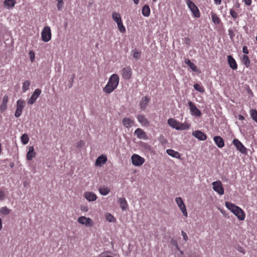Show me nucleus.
Here are the masks:
<instances>
[{
  "label": "nucleus",
  "instance_id": "nucleus-27",
  "mask_svg": "<svg viewBox=\"0 0 257 257\" xmlns=\"http://www.w3.org/2000/svg\"><path fill=\"white\" fill-rule=\"evenodd\" d=\"M184 62L186 64H187L190 69L192 70V71L194 72H197L198 71L197 67L195 64L192 63L190 59H185L184 60Z\"/></svg>",
  "mask_w": 257,
  "mask_h": 257
},
{
  "label": "nucleus",
  "instance_id": "nucleus-24",
  "mask_svg": "<svg viewBox=\"0 0 257 257\" xmlns=\"http://www.w3.org/2000/svg\"><path fill=\"white\" fill-rule=\"evenodd\" d=\"M149 101L150 98L148 96L143 97L140 103V108L144 110L147 106Z\"/></svg>",
  "mask_w": 257,
  "mask_h": 257
},
{
  "label": "nucleus",
  "instance_id": "nucleus-41",
  "mask_svg": "<svg viewBox=\"0 0 257 257\" xmlns=\"http://www.w3.org/2000/svg\"><path fill=\"white\" fill-rule=\"evenodd\" d=\"M21 141L22 143L24 145H26L28 143L29 141V138L27 134H23L21 138Z\"/></svg>",
  "mask_w": 257,
  "mask_h": 257
},
{
  "label": "nucleus",
  "instance_id": "nucleus-48",
  "mask_svg": "<svg viewBox=\"0 0 257 257\" xmlns=\"http://www.w3.org/2000/svg\"><path fill=\"white\" fill-rule=\"evenodd\" d=\"M181 234H182V235L183 236L184 240L186 241L188 240V236H187L186 233L185 232H184V231H182Z\"/></svg>",
  "mask_w": 257,
  "mask_h": 257
},
{
  "label": "nucleus",
  "instance_id": "nucleus-40",
  "mask_svg": "<svg viewBox=\"0 0 257 257\" xmlns=\"http://www.w3.org/2000/svg\"><path fill=\"white\" fill-rule=\"evenodd\" d=\"M250 114L253 120L257 123V110L254 109H251L250 111Z\"/></svg>",
  "mask_w": 257,
  "mask_h": 257
},
{
  "label": "nucleus",
  "instance_id": "nucleus-38",
  "mask_svg": "<svg viewBox=\"0 0 257 257\" xmlns=\"http://www.w3.org/2000/svg\"><path fill=\"white\" fill-rule=\"evenodd\" d=\"M105 219L107 221L110 222H115V218L110 213H107L105 214Z\"/></svg>",
  "mask_w": 257,
  "mask_h": 257
},
{
  "label": "nucleus",
  "instance_id": "nucleus-17",
  "mask_svg": "<svg viewBox=\"0 0 257 257\" xmlns=\"http://www.w3.org/2000/svg\"><path fill=\"white\" fill-rule=\"evenodd\" d=\"M16 4V0H5L3 3L4 7L8 9H12Z\"/></svg>",
  "mask_w": 257,
  "mask_h": 257
},
{
  "label": "nucleus",
  "instance_id": "nucleus-28",
  "mask_svg": "<svg viewBox=\"0 0 257 257\" xmlns=\"http://www.w3.org/2000/svg\"><path fill=\"white\" fill-rule=\"evenodd\" d=\"M99 192L102 195H106L110 192V189L105 186H101L99 188Z\"/></svg>",
  "mask_w": 257,
  "mask_h": 257
},
{
  "label": "nucleus",
  "instance_id": "nucleus-13",
  "mask_svg": "<svg viewBox=\"0 0 257 257\" xmlns=\"http://www.w3.org/2000/svg\"><path fill=\"white\" fill-rule=\"evenodd\" d=\"M41 93V90L38 88L35 90L31 97L28 101V103L30 104H33L37 100L38 97Z\"/></svg>",
  "mask_w": 257,
  "mask_h": 257
},
{
  "label": "nucleus",
  "instance_id": "nucleus-56",
  "mask_svg": "<svg viewBox=\"0 0 257 257\" xmlns=\"http://www.w3.org/2000/svg\"><path fill=\"white\" fill-rule=\"evenodd\" d=\"M238 251H239L240 252L243 253V254L245 253V251L244 250V249L241 248V247H240V248L238 249Z\"/></svg>",
  "mask_w": 257,
  "mask_h": 257
},
{
  "label": "nucleus",
  "instance_id": "nucleus-53",
  "mask_svg": "<svg viewBox=\"0 0 257 257\" xmlns=\"http://www.w3.org/2000/svg\"><path fill=\"white\" fill-rule=\"evenodd\" d=\"M190 39L189 37H186L185 38V43L188 44V45H189L190 44Z\"/></svg>",
  "mask_w": 257,
  "mask_h": 257
},
{
  "label": "nucleus",
  "instance_id": "nucleus-23",
  "mask_svg": "<svg viewBox=\"0 0 257 257\" xmlns=\"http://www.w3.org/2000/svg\"><path fill=\"white\" fill-rule=\"evenodd\" d=\"M215 144L219 148H222L224 146V142L223 139L220 136H215L213 138Z\"/></svg>",
  "mask_w": 257,
  "mask_h": 257
},
{
  "label": "nucleus",
  "instance_id": "nucleus-10",
  "mask_svg": "<svg viewBox=\"0 0 257 257\" xmlns=\"http://www.w3.org/2000/svg\"><path fill=\"white\" fill-rule=\"evenodd\" d=\"M132 164L135 166H140L145 162V159L139 155L134 154L132 156Z\"/></svg>",
  "mask_w": 257,
  "mask_h": 257
},
{
  "label": "nucleus",
  "instance_id": "nucleus-62",
  "mask_svg": "<svg viewBox=\"0 0 257 257\" xmlns=\"http://www.w3.org/2000/svg\"><path fill=\"white\" fill-rule=\"evenodd\" d=\"M153 1L154 2H156L157 1V0H153Z\"/></svg>",
  "mask_w": 257,
  "mask_h": 257
},
{
  "label": "nucleus",
  "instance_id": "nucleus-16",
  "mask_svg": "<svg viewBox=\"0 0 257 257\" xmlns=\"http://www.w3.org/2000/svg\"><path fill=\"white\" fill-rule=\"evenodd\" d=\"M192 135L200 141H205L207 139L206 135L200 131H195L192 133Z\"/></svg>",
  "mask_w": 257,
  "mask_h": 257
},
{
  "label": "nucleus",
  "instance_id": "nucleus-47",
  "mask_svg": "<svg viewBox=\"0 0 257 257\" xmlns=\"http://www.w3.org/2000/svg\"><path fill=\"white\" fill-rule=\"evenodd\" d=\"M80 209L83 212H87L89 210L88 206L86 205L81 206Z\"/></svg>",
  "mask_w": 257,
  "mask_h": 257
},
{
  "label": "nucleus",
  "instance_id": "nucleus-29",
  "mask_svg": "<svg viewBox=\"0 0 257 257\" xmlns=\"http://www.w3.org/2000/svg\"><path fill=\"white\" fill-rule=\"evenodd\" d=\"M112 18L113 20L117 24L122 21L120 15L116 12H113L112 13Z\"/></svg>",
  "mask_w": 257,
  "mask_h": 257
},
{
  "label": "nucleus",
  "instance_id": "nucleus-44",
  "mask_svg": "<svg viewBox=\"0 0 257 257\" xmlns=\"http://www.w3.org/2000/svg\"><path fill=\"white\" fill-rule=\"evenodd\" d=\"M29 55L31 61L33 62L35 58V54L33 51H30L29 53Z\"/></svg>",
  "mask_w": 257,
  "mask_h": 257
},
{
  "label": "nucleus",
  "instance_id": "nucleus-64",
  "mask_svg": "<svg viewBox=\"0 0 257 257\" xmlns=\"http://www.w3.org/2000/svg\"><path fill=\"white\" fill-rule=\"evenodd\" d=\"M106 257H112L111 256H107Z\"/></svg>",
  "mask_w": 257,
  "mask_h": 257
},
{
  "label": "nucleus",
  "instance_id": "nucleus-8",
  "mask_svg": "<svg viewBox=\"0 0 257 257\" xmlns=\"http://www.w3.org/2000/svg\"><path fill=\"white\" fill-rule=\"evenodd\" d=\"M25 106V102L22 100L19 99L17 102V109L15 113V116L19 117L22 113L23 109Z\"/></svg>",
  "mask_w": 257,
  "mask_h": 257
},
{
  "label": "nucleus",
  "instance_id": "nucleus-59",
  "mask_svg": "<svg viewBox=\"0 0 257 257\" xmlns=\"http://www.w3.org/2000/svg\"><path fill=\"white\" fill-rule=\"evenodd\" d=\"M240 7V5L239 3L236 4V7L239 8Z\"/></svg>",
  "mask_w": 257,
  "mask_h": 257
},
{
  "label": "nucleus",
  "instance_id": "nucleus-63",
  "mask_svg": "<svg viewBox=\"0 0 257 257\" xmlns=\"http://www.w3.org/2000/svg\"><path fill=\"white\" fill-rule=\"evenodd\" d=\"M162 137L163 139H164V137L163 136H160V138Z\"/></svg>",
  "mask_w": 257,
  "mask_h": 257
},
{
  "label": "nucleus",
  "instance_id": "nucleus-42",
  "mask_svg": "<svg viewBox=\"0 0 257 257\" xmlns=\"http://www.w3.org/2000/svg\"><path fill=\"white\" fill-rule=\"evenodd\" d=\"M194 88L195 90L200 92H203L205 91L204 87L198 83H195L194 85Z\"/></svg>",
  "mask_w": 257,
  "mask_h": 257
},
{
  "label": "nucleus",
  "instance_id": "nucleus-54",
  "mask_svg": "<svg viewBox=\"0 0 257 257\" xmlns=\"http://www.w3.org/2000/svg\"><path fill=\"white\" fill-rule=\"evenodd\" d=\"M214 3L217 5H219L221 3V0H214Z\"/></svg>",
  "mask_w": 257,
  "mask_h": 257
},
{
  "label": "nucleus",
  "instance_id": "nucleus-5",
  "mask_svg": "<svg viewBox=\"0 0 257 257\" xmlns=\"http://www.w3.org/2000/svg\"><path fill=\"white\" fill-rule=\"evenodd\" d=\"M51 37L50 27L49 26L44 27L41 33L42 40L45 42H48L51 40Z\"/></svg>",
  "mask_w": 257,
  "mask_h": 257
},
{
  "label": "nucleus",
  "instance_id": "nucleus-58",
  "mask_svg": "<svg viewBox=\"0 0 257 257\" xmlns=\"http://www.w3.org/2000/svg\"><path fill=\"white\" fill-rule=\"evenodd\" d=\"M2 229V219L0 218V230Z\"/></svg>",
  "mask_w": 257,
  "mask_h": 257
},
{
  "label": "nucleus",
  "instance_id": "nucleus-32",
  "mask_svg": "<svg viewBox=\"0 0 257 257\" xmlns=\"http://www.w3.org/2000/svg\"><path fill=\"white\" fill-rule=\"evenodd\" d=\"M142 13L144 17H148L150 15V9L148 5H145L143 8Z\"/></svg>",
  "mask_w": 257,
  "mask_h": 257
},
{
  "label": "nucleus",
  "instance_id": "nucleus-45",
  "mask_svg": "<svg viewBox=\"0 0 257 257\" xmlns=\"http://www.w3.org/2000/svg\"><path fill=\"white\" fill-rule=\"evenodd\" d=\"M57 1L58 2L57 8L59 10H60L64 5L63 0H57Z\"/></svg>",
  "mask_w": 257,
  "mask_h": 257
},
{
  "label": "nucleus",
  "instance_id": "nucleus-50",
  "mask_svg": "<svg viewBox=\"0 0 257 257\" xmlns=\"http://www.w3.org/2000/svg\"><path fill=\"white\" fill-rule=\"evenodd\" d=\"M5 197V194L4 191L0 190V200H3L4 199Z\"/></svg>",
  "mask_w": 257,
  "mask_h": 257
},
{
  "label": "nucleus",
  "instance_id": "nucleus-11",
  "mask_svg": "<svg viewBox=\"0 0 257 257\" xmlns=\"http://www.w3.org/2000/svg\"><path fill=\"white\" fill-rule=\"evenodd\" d=\"M233 144L235 146L236 149L243 154H246L247 153L246 148L237 139H234L232 141Z\"/></svg>",
  "mask_w": 257,
  "mask_h": 257
},
{
  "label": "nucleus",
  "instance_id": "nucleus-20",
  "mask_svg": "<svg viewBox=\"0 0 257 257\" xmlns=\"http://www.w3.org/2000/svg\"><path fill=\"white\" fill-rule=\"evenodd\" d=\"M107 161V157L106 156L102 155L99 156L96 159L95 165L96 166H100L105 164Z\"/></svg>",
  "mask_w": 257,
  "mask_h": 257
},
{
  "label": "nucleus",
  "instance_id": "nucleus-36",
  "mask_svg": "<svg viewBox=\"0 0 257 257\" xmlns=\"http://www.w3.org/2000/svg\"><path fill=\"white\" fill-rule=\"evenodd\" d=\"M11 210L7 206L3 207L0 209V214L4 215H7L10 214Z\"/></svg>",
  "mask_w": 257,
  "mask_h": 257
},
{
  "label": "nucleus",
  "instance_id": "nucleus-26",
  "mask_svg": "<svg viewBox=\"0 0 257 257\" xmlns=\"http://www.w3.org/2000/svg\"><path fill=\"white\" fill-rule=\"evenodd\" d=\"M166 152L169 155L172 156V157L177 159H181L180 154L177 151H175L172 149H168L167 150Z\"/></svg>",
  "mask_w": 257,
  "mask_h": 257
},
{
  "label": "nucleus",
  "instance_id": "nucleus-55",
  "mask_svg": "<svg viewBox=\"0 0 257 257\" xmlns=\"http://www.w3.org/2000/svg\"><path fill=\"white\" fill-rule=\"evenodd\" d=\"M238 119L240 120H242L244 119V117L243 116H242V115H239Z\"/></svg>",
  "mask_w": 257,
  "mask_h": 257
},
{
  "label": "nucleus",
  "instance_id": "nucleus-49",
  "mask_svg": "<svg viewBox=\"0 0 257 257\" xmlns=\"http://www.w3.org/2000/svg\"><path fill=\"white\" fill-rule=\"evenodd\" d=\"M242 52L243 53L245 54H248L249 51L248 50L247 47L246 46H244L242 48Z\"/></svg>",
  "mask_w": 257,
  "mask_h": 257
},
{
  "label": "nucleus",
  "instance_id": "nucleus-31",
  "mask_svg": "<svg viewBox=\"0 0 257 257\" xmlns=\"http://www.w3.org/2000/svg\"><path fill=\"white\" fill-rule=\"evenodd\" d=\"M137 119L139 122L143 125H148L149 123L147 119L143 115H138L137 116Z\"/></svg>",
  "mask_w": 257,
  "mask_h": 257
},
{
  "label": "nucleus",
  "instance_id": "nucleus-30",
  "mask_svg": "<svg viewBox=\"0 0 257 257\" xmlns=\"http://www.w3.org/2000/svg\"><path fill=\"white\" fill-rule=\"evenodd\" d=\"M118 201L120 204V207L123 210H125L127 208L128 204L124 198H120Z\"/></svg>",
  "mask_w": 257,
  "mask_h": 257
},
{
  "label": "nucleus",
  "instance_id": "nucleus-46",
  "mask_svg": "<svg viewBox=\"0 0 257 257\" xmlns=\"http://www.w3.org/2000/svg\"><path fill=\"white\" fill-rule=\"evenodd\" d=\"M230 14L231 17L234 19H236L238 16L237 13L233 9L230 10Z\"/></svg>",
  "mask_w": 257,
  "mask_h": 257
},
{
  "label": "nucleus",
  "instance_id": "nucleus-19",
  "mask_svg": "<svg viewBox=\"0 0 257 257\" xmlns=\"http://www.w3.org/2000/svg\"><path fill=\"white\" fill-rule=\"evenodd\" d=\"M135 135L140 139H146V133L141 128H138L135 131Z\"/></svg>",
  "mask_w": 257,
  "mask_h": 257
},
{
  "label": "nucleus",
  "instance_id": "nucleus-1",
  "mask_svg": "<svg viewBox=\"0 0 257 257\" xmlns=\"http://www.w3.org/2000/svg\"><path fill=\"white\" fill-rule=\"evenodd\" d=\"M119 78L117 74H112L108 79L106 85L103 87V91L106 94L112 92L118 86Z\"/></svg>",
  "mask_w": 257,
  "mask_h": 257
},
{
  "label": "nucleus",
  "instance_id": "nucleus-12",
  "mask_svg": "<svg viewBox=\"0 0 257 257\" xmlns=\"http://www.w3.org/2000/svg\"><path fill=\"white\" fill-rule=\"evenodd\" d=\"M121 75L123 79L128 80L132 76V69L130 66H127L122 68L121 70Z\"/></svg>",
  "mask_w": 257,
  "mask_h": 257
},
{
  "label": "nucleus",
  "instance_id": "nucleus-6",
  "mask_svg": "<svg viewBox=\"0 0 257 257\" xmlns=\"http://www.w3.org/2000/svg\"><path fill=\"white\" fill-rule=\"evenodd\" d=\"M212 188L214 191L218 194L222 195L224 193V190L222 184L220 181H216L212 183Z\"/></svg>",
  "mask_w": 257,
  "mask_h": 257
},
{
  "label": "nucleus",
  "instance_id": "nucleus-57",
  "mask_svg": "<svg viewBox=\"0 0 257 257\" xmlns=\"http://www.w3.org/2000/svg\"><path fill=\"white\" fill-rule=\"evenodd\" d=\"M134 3L136 4V5H138L139 4V1L140 0H133Z\"/></svg>",
  "mask_w": 257,
  "mask_h": 257
},
{
  "label": "nucleus",
  "instance_id": "nucleus-15",
  "mask_svg": "<svg viewBox=\"0 0 257 257\" xmlns=\"http://www.w3.org/2000/svg\"><path fill=\"white\" fill-rule=\"evenodd\" d=\"M122 125L127 128H131L135 124V121L130 118L124 117L122 120Z\"/></svg>",
  "mask_w": 257,
  "mask_h": 257
},
{
  "label": "nucleus",
  "instance_id": "nucleus-18",
  "mask_svg": "<svg viewBox=\"0 0 257 257\" xmlns=\"http://www.w3.org/2000/svg\"><path fill=\"white\" fill-rule=\"evenodd\" d=\"M227 61L230 67L233 70L237 68V65L235 59L231 55L227 56Z\"/></svg>",
  "mask_w": 257,
  "mask_h": 257
},
{
  "label": "nucleus",
  "instance_id": "nucleus-60",
  "mask_svg": "<svg viewBox=\"0 0 257 257\" xmlns=\"http://www.w3.org/2000/svg\"><path fill=\"white\" fill-rule=\"evenodd\" d=\"M167 142V140H165V139H164L163 142H162V143L163 144H165V143H166Z\"/></svg>",
  "mask_w": 257,
  "mask_h": 257
},
{
  "label": "nucleus",
  "instance_id": "nucleus-37",
  "mask_svg": "<svg viewBox=\"0 0 257 257\" xmlns=\"http://www.w3.org/2000/svg\"><path fill=\"white\" fill-rule=\"evenodd\" d=\"M116 24L117 28L120 33H124L126 32L125 28L123 26L122 21L117 23Z\"/></svg>",
  "mask_w": 257,
  "mask_h": 257
},
{
  "label": "nucleus",
  "instance_id": "nucleus-3",
  "mask_svg": "<svg viewBox=\"0 0 257 257\" xmlns=\"http://www.w3.org/2000/svg\"><path fill=\"white\" fill-rule=\"evenodd\" d=\"M186 3L195 18L200 17V11L197 7L191 0H186Z\"/></svg>",
  "mask_w": 257,
  "mask_h": 257
},
{
  "label": "nucleus",
  "instance_id": "nucleus-22",
  "mask_svg": "<svg viewBox=\"0 0 257 257\" xmlns=\"http://www.w3.org/2000/svg\"><path fill=\"white\" fill-rule=\"evenodd\" d=\"M36 153L34 150L33 146H30L29 148V150L27 154V159L29 161H31L36 156Z\"/></svg>",
  "mask_w": 257,
  "mask_h": 257
},
{
  "label": "nucleus",
  "instance_id": "nucleus-7",
  "mask_svg": "<svg viewBox=\"0 0 257 257\" xmlns=\"http://www.w3.org/2000/svg\"><path fill=\"white\" fill-rule=\"evenodd\" d=\"M175 201L177 204L179 208L182 211L183 215L187 217L188 216V213L187 211L186 206L184 203V201L181 197H176L175 199Z\"/></svg>",
  "mask_w": 257,
  "mask_h": 257
},
{
  "label": "nucleus",
  "instance_id": "nucleus-4",
  "mask_svg": "<svg viewBox=\"0 0 257 257\" xmlns=\"http://www.w3.org/2000/svg\"><path fill=\"white\" fill-rule=\"evenodd\" d=\"M77 221L79 224L87 227H91L94 225V222L90 218L84 216L79 217Z\"/></svg>",
  "mask_w": 257,
  "mask_h": 257
},
{
  "label": "nucleus",
  "instance_id": "nucleus-52",
  "mask_svg": "<svg viewBox=\"0 0 257 257\" xmlns=\"http://www.w3.org/2000/svg\"><path fill=\"white\" fill-rule=\"evenodd\" d=\"M84 145V143L83 141H80L77 144V147H80Z\"/></svg>",
  "mask_w": 257,
  "mask_h": 257
},
{
  "label": "nucleus",
  "instance_id": "nucleus-25",
  "mask_svg": "<svg viewBox=\"0 0 257 257\" xmlns=\"http://www.w3.org/2000/svg\"><path fill=\"white\" fill-rule=\"evenodd\" d=\"M168 123L172 127L178 130L179 127L178 125H179V122L176 120V119L172 118H170L168 120Z\"/></svg>",
  "mask_w": 257,
  "mask_h": 257
},
{
  "label": "nucleus",
  "instance_id": "nucleus-14",
  "mask_svg": "<svg viewBox=\"0 0 257 257\" xmlns=\"http://www.w3.org/2000/svg\"><path fill=\"white\" fill-rule=\"evenodd\" d=\"M84 197L87 201L89 202L94 201L97 199V198L96 195L94 193L90 191L85 192L84 193Z\"/></svg>",
  "mask_w": 257,
  "mask_h": 257
},
{
  "label": "nucleus",
  "instance_id": "nucleus-51",
  "mask_svg": "<svg viewBox=\"0 0 257 257\" xmlns=\"http://www.w3.org/2000/svg\"><path fill=\"white\" fill-rule=\"evenodd\" d=\"M243 2L247 6H250L251 4L252 0H243Z\"/></svg>",
  "mask_w": 257,
  "mask_h": 257
},
{
  "label": "nucleus",
  "instance_id": "nucleus-33",
  "mask_svg": "<svg viewBox=\"0 0 257 257\" xmlns=\"http://www.w3.org/2000/svg\"><path fill=\"white\" fill-rule=\"evenodd\" d=\"M211 15L212 22L216 25L219 24L220 23V19L218 16L213 13H211Z\"/></svg>",
  "mask_w": 257,
  "mask_h": 257
},
{
  "label": "nucleus",
  "instance_id": "nucleus-21",
  "mask_svg": "<svg viewBox=\"0 0 257 257\" xmlns=\"http://www.w3.org/2000/svg\"><path fill=\"white\" fill-rule=\"evenodd\" d=\"M8 100V96L7 95H5L3 98L2 104L0 106V110L2 112L5 111L7 109Z\"/></svg>",
  "mask_w": 257,
  "mask_h": 257
},
{
  "label": "nucleus",
  "instance_id": "nucleus-43",
  "mask_svg": "<svg viewBox=\"0 0 257 257\" xmlns=\"http://www.w3.org/2000/svg\"><path fill=\"white\" fill-rule=\"evenodd\" d=\"M141 56V52L136 50L133 51V57L136 59H139Z\"/></svg>",
  "mask_w": 257,
  "mask_h": 257
},
{
  "label": "nucleus",
  "instance_id": "nucleus-39",
  "mask_svg": "<svg viewBox=\"0 0 257 257\" xmlns=\"http://www.w3.org/2000/svg\"><path fill=\"white\" fill-rule=\"evenodd\" d=\"M30 83L31 82L30 80H26L23 83L22 86V90L23 92H26L29 89Z\"/></svg>",
  "mask_w": 257,
  "mask_h": 257
},
{
  "label": "nucleus",
  "instance_id": "nucleus-61",
  "mask_svg": "<svg viewBox=\"0 0 257 257\" xmlns=\"http://www.w3.org/2000/svg\"><path fill=\"white\" fill-rule=\"evenodd\" d=\"M247 91H248V92H250V93H251L252 94V92L250 88H248Z\"/></svg>",
  "mask_w": 257,
  "mask_h": 257
},
{
  "label": "nucleus",
  "instance_id": "nucleus-2",
  "mask_svg": "<svg viewBox=\"0 0 257 257\" xmlns=\"http://www.w3.org/2000/svg\"><path fill=\"white\" fill-rule=\"evenodd\" d=\"M225 205L226 208L233 213L239 220H244L245 213L241 208L229 202H225Z\"/></svg>",
  "mask_w": 257,
  "mask_h": 257
},
{
  "label": "nucleus",
  "instance_id": "nucleus-35",
  "mask_svg": "<svg viewBox=\"0 0 257 257\" xmlns=\"http://www.w3.org/2000/svg\"><path fill=\"white\" fill-rule=\"evenodd\" d=\"M178 130H186L190 127V124L187 123H180Z\"/></svg>",
  "mask_w": 257,
  "mask_h": 257
},
{
  "label": "nucleus",
  "instance_id": "nucleus-34",
  "mask_svg": "<svg viewBox=\"0 0 257 257\" xmlns=\"http://www.w3.org/2000/svg\"><path fill=\"white\" fill-rule=\"evenodd\" d=\"M242 62L246 67H248L250 65V60L248 57L246 55H244L242 57Z\"/></svg>",
  "mask_w": 257,
  "mask_h": 257
},
{
  "label": "nucleus",
  "instance_id": "nucleus-9",
  "mask_svg": "<svg viewBox=\"0 0 257 257\" xmlns=\"http://www.w3.org/2000/svg\"><path fill=\"white\" fill-rule=\"evenodd\" d=\"M188 105L191 115L196 117H200L202 113L201 111L191 101L188 102Z\"/></svg>",
  "mask_w": 257,
  "mask_h": 257
}]
</instances>
